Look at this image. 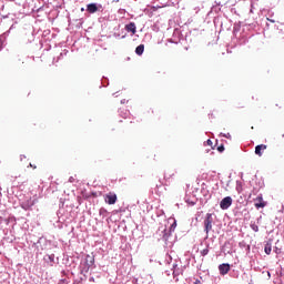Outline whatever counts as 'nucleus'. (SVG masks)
I'll use <instances>...</instances> for the list:
<instances>
[{"label": "nucleus", "instance_id": "1", "mask_svg": "<svg viewBox=\"0 0 284 284\" xmlns=\"http://www.w3.org/2000/svg\"><path fill=\"white\" fill-rule=\"evenodd\" d=\"M212 223H213L212 214L207 213L206 217L204 220V231H205L206 234H210V232L212 230Z\"/></svg>", "mask_w": 284, "mask_h": 284}, {"label": "nucleus", "instance_id": "2", "mask_svg": "<svg viewBox=\"0 0 284 284\" xmlns=\"http://www.w3.org/2000/svg\"><path fill=\"white\" fill-rule=\"evenodd\" d=\"M116 201H118V197L113 192H109L108 194L104 195V202L108 203V205H114Z\"/></svg>", "mask_w": 284, "mask_h": 284}, {"label": "nucleus", "instance_id": "3", "mask_svg": "<svg viewBox=\"0 0 284 284\" xmlns=\"http://www.w3.org/2000/svg\"><path fill=\"white\" fill-rule=\"evenodd\" d=\"M232 205V199L230 196L224 197L221 202H220V207L221 210H229Z\"/></svg>", "mask_w": 284, "mask_h": 284}, {"label": "nucleus", "instance_id": "4", "mask_svg": "<svg viewBox=\"0 0 284 284\" xmlns=\"http://www.w3.org/2000/svg\"><path fill=\"white\" fill-rule=\"evenodd\" d=\"M14 63H16V68H19V69L23 68L26 65V57L18 55Z\"/></svg>", "mask_w": 284, "mask_h": 284}, {"label": "nucleus", "instance_id": "5", "mask_svg": "<svg viewBox=\"0 0 284 284\" xmlns=\"http://www.w3.org/2000/svg\"><path fill=\"white\" fill-rule=\"evenodd\" d=\"M265 150H267V145L258 144V145L255 146V154L257 156H263V152H265Z\"/></svg>", "mask_w": 284, "mask_h": 284}, {"label": "nucleus", "instance_id": "6", "mask_svg": "<svg viewBox=\"0 0 284 284\" xmlns=\"http://www.w3.org/2000/svg\"><path fill=\"white\" fill-rule=\"evenodd\" d=\"M266 203L265 201H263V195H258L256 199H255V207L258 210L261 207H265Z\"/></svg>", "mask_w": 284, "mask_h": 284}, {"label": "nucleus", "instance_id": "7", "mask_svg": "<svg viewBox=\"0 0 284 284\" xmlns=\"http://www.w3.org/2000/svg\"><path fill=\"white\" fill-rule=\"evenodd\" d=\"M219 270H220V274L222 276H225V274H227V272H230V264H221L219 266Z\"/></svg>", "mask_w": 284, "mask_h": 284}, {"label": "nucleus", "instance_id": "8", "mask_svg": "<svg viewBox=\"0 0 284 284\" xmlns=\"http://www.w3.org/2000/svg\"><path fill=\"white\" fill-rule=\"evenodd\" d=\"M87 11L90 14H94V12L99 11V7H97V3H90V4L87 6Z\"/></svg>", "mask_w": 284, "mask_h": 284}, {"label": "nucleus", "instance_id": "9", "mask_svg": "<svg viewBox=\"0 0 284 284\" xmlns=\"http://www.w3.org/2000/svg\"><path fill=\"white\" fill-rule=\"evenodd\" d=\"M126 32H132V34H136V24L134 22H130L125 26Z\"/></svg>", "mask_w": 284, "mask_h": 284}, {"label": "nucleus", "instance_id": "10", "mask_svg": "<svg viewBox=\"0 0 284 284\" xmlns=\"http://www.w3.org/2000/svg\"><path fill=\"white\" fill-rule=\"evenodd\" d=\"M85 263H87L85 272H88L90 270V267H92V265H94V258L87 256Z\"/></svg>", "mask_w": 284, "mask_h": 284}, {"label": "nucleus", "instance_id": "11", "mask_svg": "<svg viewBox=\"0 0 284 284\" xmlns=\"http://www.w3.org/2000/svg\"><path fill=\"white\" fill-rule=\"evenodd\" d=\"M144 51H145V45H143V44L138 45L136 49H135V53L139 57H141V54H143Z\"/></svg>", "mask_w": 284, "mask_h": 284}, {"label": "nucleus", "instance_id": "12", "mask_svg": "<svg viewBox=\"0 0 284 284\" xmlns=\"http://www.w3.org/2000/svg\"><path fill=\"white\" fill-rule=\"evenodd\" d=\"M264 252L267 255L272 254V245L271 244H266L265 247H264Z\"/></svg>", "mask_w": 284, "mask_h": 284}, {"label": "nucleus", "instance_id": "13", "mask_svg": "<svg viewBox=\"0 0 284 284\" xmlns=\"http://www.w3.org/2000/svg\"><path fill=\"white\" fill-rule=\"evenodd\" d=\"M172 176H174V172H171V171H169V172H166V173L164 174V179H165L166 181H170V180L172 179Z\"/></svg>", "mask_w": 284, "mask_h": 284}, {"label": "nucleus", "instance_id": "14", "mask_svg": "<svg viewBox=\"0 0 284 284\" xmlns=\"http://www.w3.org/2000/svg\"><path fill=\"white\" fill-rule=\"evenodd\" d=\"M207 254H210V248H209V247L203 248V250L201 251V256H207Z\"/></svg>", "mask_w": 284, "mask_h": 284}, {"label": "nucleus", "instance_id": "15", "mask_svg": "<svg viewBox=\"0 0 284 284\" xmlns=\"http://www.w3.org/2000/svg\"><path fill=\"white\" fill-rule=\"evenodd\" d=\"M174 267V270H173V276H174V278H176V276H179V270H176V265H174L173 266Z\"/></svg>", "mask_w": 284, "mask_h": 284}, {"label": "nucleus", "instance_id": "16", "mask_svg": "<svg viewBox=\"0 0 284 284\" xmlns=\"http://www.w3.org/2000/svg\"><path fill=\"white\" fill-rule=\"evenodd\" d=\"M251 227H252L253 232H258V225L252 224Z\"/></svg>", "mask_w": 284, "mask_h": 284}, {"label": "nucleus", "instance_id": "17", "mask_svg": "<svg viewBox=\"0 0 284 284\" xmlns=\"http://www.w3.org/2000/svg\"><path fill=\"white\" fill-rule=\"evenodd\" d=\"M217 151L220 152H225V146L222 144L220 146H217Z\"/></svg>", "mask_w": 284, "mask_h": 284}, {"label": "nucleus", "instance_id": "18", "mask_svg": "<svg viewBox=\"0 0 284 284\" xmlns=\"http://www.w3.org/2000/svg\"><path fill=\"white\" fill-rule=\"evenodd\" d=\"M174 230H176V221H174L171 225V232H174Z\"/></svg>", "mask_w": 284, "mask_h": 284}, {"label": "nucleus", "instance_id": "19", "mask_svg": "<svg viewBox=\"0 0 284 284\" xmlns=\"http://www.w3.org/2000/svg\"><path fill=\"white\" fill-rule=\"evenodd\" d=\"M69 183H74V178L73 176L69 178Z\"/></svg>", "mask_w": 284, "mask_h": 284}, {"label": "nucleus", "instance_id": "20", "mask_svg": "<svg viewBox=\"0 0 284 284\" xmlns=\"http://www.w3.org/2000/svg\"><path fill=\"white\" fill-rule=\"evenodd\" d=\"M3 48V40L0 39V50Z\"/></svg>", "mask_w": 284, "mask_h": 284}, {"label": "nucleus", "instance_id": "21", "mask_svg": "<svg viewBox=\"0 0 284 284\" xmlns=\"http://www.w3.org/2000/svg\"><path fill=\"white\" fill-rule=\"evenodd\" d=\"M223 136H225V139H231L232 135H230V133L224 134Z\"/></svg>", "mask_w": 284, "mask_h": 284}, {"label": "nucleus", "instance_id": "22", "mask_svg": "<svg viewBox=\"0 0 284 284\" xmlns=\"http://www.w3.org/2000/svg\"><path fill=\"white\" fill-rule=\"evenodd\" d=\"M30 168H32L33 170H37V165H32V163H30Z\"/></svg>", "mask_w": 284, "mask_h": 284}, {"label": "nucleus", "instance_id": "23", "mask_svg": "<svg viewBox=\"0 0 284 284\" xmlns=\"http://www.w3.org/2000/svg\"><path fill=\"white\" fill-rule=\"evenodd\" d=\"M207 145H212V140L206 141Z\"/></svg>", "mask_w": 284, "mask_h": 284}, {"label": "nucleus", "instance_id": "24", "mask_svg": "<svg viewBox=\"0 0 284 284\" xmlns=\"http://www.w3.org/2000/svg\"><path fill=\"white\" fill-rule=\"evenodd\" d=\"M193 284H201V281L196 280Z\"/></svg>", "mask_w": 284, "mask_h": 284}, {"label": "nucleus", "instance_id": "25", "mask_svg": "<svg viewBox=\"0 0 284 284\" xmlns=\"http://www.w3.org/2000/svg\"><path fill=\"white\" fill-rule=\"evenodd\" d=\"M267 21H270L271 23H275V21L272 19H267Z\"/></svg>", "mask_w": 284, "mask_h": 284}, {"label": "nucleus", "instance_id": "26", "mask_svg": "<svg viewBox=\"0 0 284 284\" xmlns=\"http://www.w3.org/2000/svg\"><path fill=\"white\" fill-rule=\"evenodd\" d=\"M84 10H85V9H84V8H82V9H81V12H83Z\"/></svg>", "mask_w": 284, "mask_h": 284}]
</instances>
